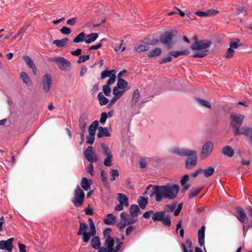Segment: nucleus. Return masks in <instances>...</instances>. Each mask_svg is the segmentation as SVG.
<instances>
[{
	"mask_svg": "<svg viewBox=\"0 0 252 252\" xmlns=\"http://www.w3.org/2000/svg\"><path fill=\"white\" fill-rule=\"evenodd\" d=\"M127 85L128 83L126 81L122 78H119L118 80L116 87L119 89L125 91V92H126L130 89V87H128Z\"/></svg>",
	"mask_w": 252,
	"mask_h": 252,
	"instance_id": "2eb2a0df",
	"label": "nucleus"
},
{
	"mask_svg": "<svg viewBox=\"0 0 252 252\" xmlns=\"http://www.w3.org/2000/svg\"><path fill=\"white\" fill-rule=\"evenodd\" d=\"M42 84L43 91L45 93L48 92L52 84V78L50 74H46L43 76Z\"/></svg>",
	"mask_w": 252,
	"mask_h": 252,
	"instance_id": "4468645a",
	"label": "nucleus"
},
{
	"mask_svg": "<svg viewBox=\"0 0 252 252\" xmlns=\"http://www.w3.org/2000/svg\"><path fill=\"white\" fill-rule=\"evenodd\" d=\"M105 224L107 225H113L116 222V217L112 214H108L106 218L103 220Z\"/></svg>",
	"mask_w": 252,
	"mask_h": 252,
	"instance_id": "393cba45",
	"label": "nucleus"
},
{
	"mask_svg": "<svg viewBox=\"0 0 252 252\" xmlns=\"http://www.w3.org/2000/svg\"><path fill=\"white\" fill-rule=\"evenodd\" d=\"M74 197L72 199V202L76 207L81 206L84 201L85 193L83 190L77 185L76 188L74 190Z\"/></svg>",
	"mask_w": 252,
	"mask_h": 252,
	"instance_id": "0eeeda50",
	"label": "nucleus"
},
{
	"mask_svg": "<svg viewBox=\"0 0 252 252\" xmlns=\"http://www.w3.org/2000/svg\"><path fill=\"white\" fill-rule=\"evenodd\" d=\"M138 213H141V211L136 204L132 205L129 208L130 215L133 217H137L138 216Z\"/></svg>",
	"mask_w": 252,
	"mask_h": 252,
	"instance_id": "412c9836",
	"label": "nucleus"
},
{
	"mask_svg": "<svg viewBox=\"0 0 252 252\" xmlns=\"http://www.w3.org/2000/svg\"><path fill=\"white\" fill-rule=\"evenodd\" d=\"M234 51L233 49L231 48H229L226 52L225 57L226 58H230L234 55Z\"/></svg>",
	"mask_w": 252,
	"mask_h": 252,
	"instance_id": "6e6d98bb",
	"label": "nucleus"
},
{
	"mask_svg": "<svg viewBox=\"0 0 252 252\" xmlns=\"http://www.w3.org/2000/svg\"><path fill=\"white\" fill-rule=\"evenodd\" d=\"M116 81V76L115 74H113L110 77V78L108 80L106 85L110 86V85L113 84Z\"/></svg>",
	"mask_w": 252,
	"mask_h": 252,
	"instance_id": "bf43d9fd",
	"label": "nucleus"
},
{
	"mask_svg": "<svg viewBox=\"0 0 252 252\" xmlns=\"http://www.w3.org/2000/svg\"><path fill=\"white\" fill-rule=\"evenodd\" d=\"M92 183L93 181L91 179L88 180L87 178L83 177L81 180V185L85 190L88 191L91 189L90 186Z\"/></svg>",
	"mask_w": 252,
	"mask_h": 252,
	"instance_id": "6ab92c4d",
	"label": "nucleus"
},
{
	"mask_svg": "<svg viewBox=\"0 0 252 252\" xmlns=\"http://www.w3.org/2000/svg\"><path fill=\"white\" fill-rule=\"evenodd\" d=\"M176 207V204H167L165 205L164 206V210L163 211H165V212H173L175 208Z\"/></svg>",
	"mask_w": 252,
	"mask_h": 252,
	"instance_id": "c03bdc74",
	"label": "nucleus"
},
{
	"mask_svg": "<svg viewBox=\"0 0 252 252\" xmlns=\"http://www.w3.org/2000/svg\"><path fill=\"white\" fill-rule=\"evenodd\" d=\"M172 60V58L171 57V56L169 55L168 56L166 57H164L162 58L160 60L158 61L159 63L162 64V63H167L170 62Z\"/></svg>",
	"mask_w": 252,
	"mask_h": 252,
	"instance_id": "3c124183",
	"label": "nucleus"
},
{
	"mask_svg": "<svg viewBox=\"0 0 252 252\" xmlns=\"http://www.w3.org/2000/svg\"><path fill=\"white\" fill-rule=\"evenodd\" d=\"M112 71H114V69L111 70H105L101 72V79H104L106 77H110L112 75Z\"/></svg>",
	"mask_w": 252,
	"mask_h": 252,
	"instance_id": "37998d69",
	"label": "nucleus"
},
{
	"mask_svg": "<svg viewBox=\"0 0 252 252\" xmlns=\"http://www.w3.org/2000/svg\"><path fill=\"white\" fill-rule=\"evenodd\" d=\"M81 235H82L83 241L85 243L88 242L90 239L91 238V237L92 236V235L88 232H85Z\"/></svg>",
	"mask_w": 252,
	"mask_h": 252,
	"instance_id": "603ef678",
	"label": "nucleus"
},
{
	"mask_svg": "<svg viewBox=\"0 0 252 252\" xmlns=\"http://www.w3.org/2000/svg\"><path fill=\"white\" fill-rule=\"evenodd\" d=\"M91 246L95 249H98L99 248H100L101 242L99 237L97 236H93L91 240Z\"/></svg>",
	"mask_w": 252,
	"mask_h": 252,
	"instance_id": "a878e982",
	"label": "nucleus"
},
{
	"mask_svg": "<svg viewBox=\"0 0 252 252\" xmlns=\"http://www.w3.org/2000/svg\"><path fill=\"white\" fill-rule=\"evenodd\" d=\"M21 77L23 82L26 83L27 85H29L28 82H30L29 77L27 74L25 72H22L20 74Z\"/></svg>",
	"mask_w": 252,
	"mask_h": 252,
	"instance_id": "49530a36",
	"label": "nucleus"
},
{
	"mask_svg": "<svg viewBox=\"0 0 252 252\" xmlns=\"http://www.w3.org/2000/svg\"><path fill=\"white\" fill-rule=\"evenodd\" d=\"M171 218L170 215H165V211H162L154 213L152 216V220L154 222L161 221L163 225L170 227L171 225Z\"/></svg>",
	"mask_w": 252,
	"mask_h": 252,
	"instance_id": "423d86ee",
	"label": "nucleus"
},
{
	"mask_svg": "<svg viewBox=\"0 0 252 252\" xmlns=\"http://www.w3.org/2000/svg\"><path fill=\"white\" fill-rule=\"evenodd\" d=\"M107 118H108V115H107V113H106L105 112H102L101 113V116H100V123L102 124H104L105 123L106 120L107 119Z\"/></svg>",
	"mask_w": 252,
	"mask_h": 252,
	"instance_id": "13d9d810",
	"label": "nucleus"
},
{
	"mask_svg": "<svg viewBox=\"0 0 252 252\" xmlns=\"http://www.w3.org/2000/svg\"><path fill=\"white\" fill-rule=\"evenodd\" d=\"M98 37V34L96 32L91 33L89 34H86V40L85 42L88 44L94 41Z\"/></svg>",
	"mask_w": 252,
	"mask_h": 252,
	"instance_id": "bb28decb",
	"label": "nucleus"
},
{
	"mask_svg": "<svg viewBox=\"0 0 252 252\" xmlns=\"http://www.w3.org/2000/svg\"><path fill=\"white\" fill-rule=\"evenodd\" d=\"M148 198H145L141 196L139 197L137 200V203H138L141 209H143L145 208L148 202Z\"/></svg>",
	"mask_w": 252,
	"mask_h": 252,
	"instance_id": "c85d7f7f",
	"label": "nucleus"
},
{
	"mask_svg": "<svg viewBox=\"0 0 252 252\" xmlns=\"http://www.w3.org/2000/svg\"><path fill=\"white\" fill-rule=\"evenodd\" d=\"M110 174L111 175L110 180L111 181H114L115 180L116 177H118L119 175V173L118 170L113 169H111Z\"/></svg>",
	"mask_w": 252,
	"mask_h": 252,
	"instance_id": "a18cd8bd",
	"label": "nucleus"
},
{
	"mask_svg": "<svg viewBox=\"0 0 252 252\" xmlns=\"http://www.w3.org/2000/svg\"><path fill=\"white\" fill-rule=\"evenodd\" d=\"M159 42H160L159 39L158 40V39H153L151 40L150 38H149L148 41H147L146 42H147V43L149 44V45H155L157 44L158 43H159Z\"/></svg>",
	"mask_w": 252,
	"mask_h": 252,
	"instance_id": "69168bd1",
	"label": "nucleus"
},
{
	"mask_svg": "<svg viewBox=\"0 0 252 252\" xmlns=\"http://www.w3.org/2000/svg\"><path fill=\"white\" fill-rule=\"evenodd\" d=\"M170 152L180 156L188 157L185 162V167L188 170L193 169L197 164V156L196 150L186 148H174L171 150Z\"/></svg>",
	"mask_w": 252,
	"mask_h": 252,
	"instance_id": "f257e3e1",
	"label": "nucleus"
},
{
	"mask_svg": "<svg viewBox=\"0 0 252 252\" xmlns=\"http://www.w3.org/2000/svg\"><path fill=\"white\" fill-rule=\"evenodd\" d=\"M115 244V241L114 239L110 236H108L107 238L106 239L104 245L105 246V248H113Z\"/></svg>",
	"mask_w": 252,
	"mask_h": 252,
	"instance_id": "72a5a7b5",
	"label": "nucleus"
},
{
	"mask_svg": "<svg viewBox=\"0 0 252 252\" xmlns=\"http://www.w3.org/2000/svg\"><path fill=\"white\" fill-rule=\"evenodd\" d=\"M60 32L64 34H69L71 32V29L67 27L63 26L61 29Z\"/></svg>",
	"mask_w": 252,
	"mask_h": 252,
	"instance_id": "864d4df0",
	"label": "nucleus"
},
{
	"mask_svg": "<svg viewBox=\"0 0 252 252\" xmlns=\"http://www.w3.org/2000/svg\"><path fill=\"white\" fill-rule=\"evenodd\" d=\"M236 213L238 216H235L237 219L242 223H246L249 220V218L247 216L244 209L241 207H237L235 209Z\"/></svg>",
	"mask_w": 252,
	"mask_h": 252,
	"instance_id": "f8f14e48",
	"label": "nucleus"
},
{
	"mask_svg": "<svg viewBox=\"0 0 252 252\" xmlns=\"http://www.w3.org/2000/svg\"><path fill=\"white\" fill-rule=\"evenodd\" d=\"M84 157L86 159L91 163L96 162L98 158L93 152V147L89 146L84 152Z\"/></svg>",
	"mask_w": 252,
	"mask_h": 252,
	"instance_id": "9b49d317",
	"label": "nucleus"
},
{
	"mask_svg": "<svg viewBox=\"0 0 252 252\" xmlns=\"http://www.w3.org/2000/svg\"><path fill=\"white\" fill-rule=\"evenodd\" d=\"M219 13V11L216 9H211L208 10H207V16H211L213 15H215L217 13Z\"/></svg>",
	"mask_w": 252,
	"mask_h": 252,
	"instance_id": "e2e57ef3",
	"label": "nucleus"
},
{
	"mask_svg": "<svg viewBox=\"0 0 252 252\" xmlns=\"http://www.w3.org/2000/svg\"><path fill=\"white\" fill-rule=\"evenodd\" d=\"M205 225H202L198 232V243L200 246L204 245L205 243Z\"/></svg>",
	"mask_w": 252,
	"mask_h": 252,
	"instance_id": "f3484780",
	"label": "nucleus"
},
{
	"mask_svg": "<svg viewBox=\"0 0 252 252\" xmlns=\"http://www.w3.org/2000/svg\"><path fill=\"white\" fill-rule=\"evenodd\" d=\"M98 131L97 136L98 138H101L104 136L109 137L111 135L107 127H103L102 126H98Z\"/></svg>",
	"mask_w": 252,
	"mask_h": 252,
	"instance_id": "a211bd4d",
	"label": "nucleus"
},
{
	"mask_svg": "<svg viewBox=\"0 0 252 252\" xmlns=\"http://www.w3.org/2000/svg\"><path fill=\"white\" fill-rule=\"evenodd\" d=\"M11 248L9 245L7 243L5 240H1L0 241V249L6 251H9Z\"/></svg>",
	"mask_w": 252,
	"mask_h": 252,
	"instance_id": "79ce46f5",
	"label": "nucleus"
},
{
	"mask_svg": "<svg viewBox=\"0 0 252 252\" xmlns=\"http://www.w3.org/2000/svg\"><path fill=\"white\" fill-rule=\"evenodd\" d=\"M189 180V176L188 174L185 175L180 181L182 186H185L186 183Z\"/></svg>",
	"mask_w": 252,
	"mask_h": 252,
	"instance_id": "052dcab7",
	"label": "nucleus"
},
{
	"mask_svg": "<svg viewBox=\"0 0 252 252\" xmlns=\"http://www.w3.org/2000/svg\"><path fill=\"white\" fill-rule=\"evenodd\" d=\"M235 41L231 42L230 43V48L232 49H237L240 45H238V43L240 42V40L238 38L235 39Z\"/></svg>",
	"mask_w": 252,
	"mask_h": 252,
	"instance_id": "5fc2aeb1",
	"label": "nucleus"
},
{
	"mask_svg": "<svg viewBox=\"0 0 252 252\" xmlns=\"http://www.w3.org/2000/svg\"><path fill=\"white\" fill-rule=\"evenodd\" d=\"M89 59L90 56L89 55L80 56L77 60V63H82L86 62V61Z\"/></svg>",
	"mask_w": 252,
	"mask_h": 252,
	"instance_id": "09e8293b",
	"label": "nucleus"
},
{
	"mask_svg": "<svg viewBox=\"0 0 252 252\" xmlns=\"http://www.w3.org/2000/svg\"><path fill=\"white\" fill-rule=\"evenodd\" d=\"M97 99L99 101V104L101 106L105 105L109 102L108 99L103 95L102 92H99L98 93L97 95Z\"/></svg>",
	"mask_w": 252,
	"mask_h": 252,
	"instance_id": "c756f323",
	"label": "nucleus"
},
{
	"mask_svg": "<svg viewBox=\"0 0 252 252\" xmlns=\"http://www.w3.org/2000/svg\"><path fill=\"white\" fill-rule=\"evenodd\" d=\"M161 53V49L158 47H156L155 49L149 52V53L147 55V57L149 58H152L155 56H159Z\"/></svg>",
	"mask_w": 252,
	"mask_h": 252,
	"instance_id": "7c9ffc66",
	"label": "nucleus"
},
{
	"mask_svg": "<svg viewBox=\"0 0 252 252\" xmlns=\"http://www.w3.org/2000/svg\"><path fill=\"white\" fill-rule=\"evenodd\" d=\"M215 172V169L213 167H210L207 169H203V174L206 178L212 176Z\"/></svg>",
	"mask_w": 252,
	"mask_h": 252,
	"instance_id": "ea45409f",
	"label": "nucleus"
},
{
	"mask_svg": "<svg viewBox=\"0 0 252 252\" xmlns=\"http://www.w3.org/2000/svg\"><path fill=\"white\" fill-rule=\"evenodd\" d=\"M18 245L20 252H26V246L25 244L18 242Z\"/></svg>",
	"mask_w": 252,
	"mask_h": 252,
	"instance_id": "338daca9",
	"label": "nucleus"
},
{
	"mask_svg": "<svg viewBox=\"0 0 252 252\" xmlns=\"http://www.w3.org/2000/svg\"><path fill=\"white\" fill-rule=\"evenodd\" d=\"M101 181L104 184V185L105 186L107 184V177L105 174L104 171L102 170L101 172Z\"/></svg>",
	"mask_w": 252,
	"mask_h": 252,
	"instance_id": "0e129e2a",
	"label": "nucleus"
},
{
	"mask_svg": "<svg viewBox=\"0 0 252 252\" xmlns=\"http://www.w3.org/2000/svg\"><path fill=\"white\" fill-rule=\"evenodd\" d=\"M237 135H244L247 140L249 144L252 147V127L245 126L241 128Z\"/></svg>",
	"mask_w": 252,
	"mask_h": 252,
	"instance_id": "1a4fd4ad",
	"label": "nucleus"
},
{
	"mask_svg": "<svg viewBox=\"0 0 252 252\" xmlns=\"http://www.w3.org/2000/svg\"><path fill=\"white\" fill-rule=\"evenodd\" d=\"M82 50L79 48H77L75 51H72L70 52L71 54L74 56H81Z\"/></svg>",
	"mask_w": 252,
	"mask_h": 252,
	"instance_id": "774afa93",
	"label": "nucleus"
},
{
	"mask_svg": "<svg viewBox=\"0 0 252 252\" xmlns=\"http://www.w3.org/2000/svg\"><path fill=\"white\" fill-rule=\"evenodd\" d=\"M112 156H107L104 159L103 163L105 166L109 167L112 165Z\"/></svg>",
	"mask_w": 252,
	"mask_h": 252,
	"instance_id": "de8ad7c7",
	"label": "nucleus"
},
{
	"mask_svg": "<svg viewBox=\"0 0 252 252\" xmlns=\"http://www.w3.org/2000/svg\"><path fill=\"white\" fill-rule=\"evenodd\" d=\"M77 20V17H73L72 18L69 19L66 21V23L68 25H71V26H74Z\"/></svg>",
	"mask_w": 252,
	"mask_h": 252,
	"instance_id": "680f3d73",
	"label": "nucleus"
},
{
	"mask_svg": "<svg viewBox=\"0 0 252 252\" xmlns=\"http://www.w3.org/2000/svg\"><path fill=\"white\" fill-rule=\"evenodd\" d=\"M176 33L177 31L173 30L164 32L160 36V42L162 44L166 45L168 49L172 48L173 45L175 44L172 41V39L175 36L174 33Z\"/></svg>",
	"mask_w": 252,
	"mask_h": 252,
	"instance_id": "39448f33",
	"label": "nucleus"
},
{
	"mask_svg": "<svg viewBox=\"0 0 252 252\" xmlns=\"http://www.w3.org/2000/svg\"><path fill=\"white\" fill-rule=\"evenodd\" d=\"M231 122L230 126L233 128V134L237 136L239 131L240 130V126L243 123L244 116L242 114L235 115L231 114L230 116Z\"/></svg>",
	"mask_w": 252,
	"mask_h": 252,
	"instance_id": "20e7f679",
	"label": "nucleus"
},
{
	"mask_svg": "<svg viewBox=\"0 0 252 252\" xmlns=\"http://www.w3.org/2000/svg\"><path fill=\"white\" fill-rule=\"evenodd\" d=\"M23 59L29 67L32 69L34 74H36V66L33 60L29 56H24Z\"/></svg>",
	"mask_w": 252,
	"mask_h": 252,
	"instance_id": "dca6fc26",
	"label": "nucleus"
},
{
	"mask_svg": "<svg viewBox=\"0 0 252 252\" xmlns=\"http://www.w3.org/2000/svg\"><path fill=\"white\" fill-rule=\"evenodd\" d=\"M79 228L77 232V235L80 236L84 233L87 232L86 230L88 228V225L86 223L79 221Z\"/></svg>",
	"mask_w": 252,
	"mask_h": 252,
	"instance_id": "f704fd0d",
	"label": "nucleus"
},
{
	"mask_svg": "<svg viewBox=\"0 0 252 252\" xmlns=\"http://www.w3.org/2000/svg\"><path fill=\"white\" fill-rule=\"evenodd\" d=\"M212 42L208 39L200 40L190 46V48L196 52L192 55L193 58H204L208 55L209 48Z\"/></svg>",
	"mask_w": 252,
	"mask_h": 252,
	"instance_id": "f03ea898",
	"label": "nucleus"
},
{
	"mask_svg": "<svg viewBox=\"0 0 252 252\" xmlns=\"http://www.w3.org/2000/svg\"><path fill=\"white\" fill-rule=\"evenodd\" d=\"M101 147L102 150V154L106 157L112 156L110 148L104 143L101 144Z\"/></svg>",
	"mask_w": 252,
	"mask_h": 252,
	"instance_id": "e433bc0d",
	"label": "nucleus"
},
{
	"mask_svg": "<svg viewBox=\"0 0 252 252\" xmlns=\"http://www.w3.org/2000/svg\"><path fill=\"white\" fill-rule=\"evenodd\" d=\"M99 123L98 121L95 120L94 121L92 124L89 126L88 132L90 134L95 135L96 129H98Z\"/></svg>",
	"mask_w": 252,
	"mask_h": 252,
	"instance_id": "5701e85b",
	"label": "nucleus"
},
{
	"mask_svg": "<svg viewBox=\"0 0 252 252\" xmlns=\"http://www.w3.org/2000/svg\"><path fill=\"white\" fill-rule=\"evenodd\" d=\"M149 49V44L145 42L143 44L139 45L137 47H135L134 48V50L137 52H143L148 50Z\"/></svg>",
	"mask_w": 252,
	"mask_h": 252,
	"instance_id": "473e14b6",
	"label": "nucleus"
},
{
	"mask_svg": "<svg viewBox=\"0 0 252 252\" xmlns=\"http://www.w3.org/2000/svg\"><path fill=\"white\" fill-rule=\"evenodd\" d=\"M87 138V141L86 142L88 144H90L91 145H92L94 141V135H91L89 134L88 135L86 136Z\"/></svg>",
	"mask_w": 252,
	"mask_h": 252,
	"instance_id": "4d7b16f0",
	"label": "nucleus"
},
{
	"mask_svg": "<svg viewBox=\"0 0 252 252\" xmlns=\"http://www.w3.org/2000/svg\"><path fill=\"white\" fill-rule=\"evenodd\" d=\"M125 93V91L119 90V89L116 87L113 89V94L114 95V97L117 98L118 99L121 98Z\"/></svg>",
	"mask_w": 252,
	"mask_h": 252,
	"instance_id": "4c0bfd02",
	"label": "nucleus"
},
{
	"mask_svg": "<svg viewBox=\"0 0 252 252\" xmlns=\"http://www.w3.org/2000/svg\"><path fill=\"white\" fill-rule=\"evenodd\" d=\"M214 148V144L211 141L206 142L202 147L201 153V157L202 158H207L212 152Z\"/></svg>",
	"mask_w": 252,
	"mask_h": 252,
	"instance_id": "9d476101",
	"label": "nucleus"
},
{
	"mask_svg": "<svg viewBox=\"0 0 252 252\" xmlns=\"http://www.w3.org/2000/svg\"><path fill=\"white\" fill-rule=\"evenodd\" d=\"M140 97V94L138 89H135L132 94V96L130 101L131 106L133 107L137 103Z\"/></svg>",
	"mask_w": 252,
	"mask_h": 252,
	"instance_id": "b1692460",
	"label": "nucleus"
},
{
	"mask_svg": "<svg viewBox=\"0 0 252 252\" xmlns=\"http://www.w3.org/2000/svg\"><path fill=\"white\" fill-rule=\"evenodd\" d=\"M48 61L55 62L57 64L58 67L63 71L66 70L67 68L71 66L70 62L62 57L50 58L48 59Z\"/></svg>",
	"mask_w": 252,
	"mask_h": 252,
	"instance_id": "6e6552de",
	"label": "nucleus"
},
{
	"mask_svg": "<svg viewBox=\"0 0 252 252\" xmlns=\"http://www.w3.org/2000/svg\"><path fill=\"white\" fill-rule=\"evenodd\" d=\"M88 119V116L86 114H81L79 119V126L82 128L83 127H86Z\"/></svg>",
	"mask_w": 252,
	"mask_h": 252,
	"instance_id": "cd10ccee",
	"label": "nucleus"
},
{
	"mask_svg": "<svg viewBox=\"0 0 252 252\" xmlns=\"http://www.w3.org/2000/svg\"><path fill=\"white\" fill-rule=\"evenodd\" d=\"M160 193L162 199H175L177 197L180 190V187L177 184H174L172 186L166 185L160 186Z\"/></svg>",
	"mask_w": 252,
	"mask_h": 252,
	"instance_id": "7ed1b4c3",
	"label": "nucleus"
},
{
	"mask_svg": "<svg viewBox=\"0 0 252 252\" xmlns=\"http://www.w3.org/2000/svg\"><path fill=\"white\" fill-rule=\"evenodd\" d=\"M152 190H149V195L151 197L155 195L156 200L157 202H160L162 200V197L160 193V186H153Z\"/></svg>",
	"mask_w": 252,
	"mask_h": 252,
	"instance_id": "ddd939ff",
	"label": "nucleus"
},
{
	"mask_svg": "<svg viewBox=\"0 0 252 252\" xmlns=\"http://www.w3.org/2000/svg\"><path fill=\"white\" fill-rule=\"evenodd\" d=\"M86 37V34L84 32H81L73 39V42L79 43L85 41Z\"/></svg>",
	"mask_w": 252,
	"mask_h": 252,
	"instance_id": "c9c22d12",
	"label": "nucleus"
},
{
	"mask_svg": "<svg viewBox=\"0 0 252 252\" xmlns=\"http://www.w3.org/2000/svg\"><path fill=\"white\" fill-rule=\"evenodd\" d=\"M221 154L229 158H231L234 155V151L231 146H226L222 148Z\"/></svg>",
	"mask_w": 252,
	"mask_h": 252,
	"instance_id": "aec40b11",
	"label": "nucleus"
},
{
	"mask_svg": "<svg viewBox=\"0 0 252 252\" xmlns=\"http://www.w3.org/2000/svg\"><path fill=\"white\" fill-rule=\"evenodd\" d=\"M202 188H192L189 195V199H191L195 197L198 193H199L202 189Z\"/></svg>",
	"mask_w": 252,
	"mask_h": 252,
	"instance_id": "58836bf2",
	"label": "nucleus"
},
{
	"mask_svg": "<svg viewBox=\"0 0 252 252\" xmlns=\"http://www.w3.org/2000/svg\"><path fill=\"white\" fill-rule=\"evenodd\" d=\"M68 40V38H64L61 40L56 39L53 42V44L56 45L58 47L61 48L64 46Z\"/></svg>",
	"mask_w": 252,
	"mask_h": 252,
	"instance_id": "2f4dec72",
	"label": "nucleus"
},
{
	"mask_svg": "<svg viewBox=\"0 0 252 252\" xmlns=\"http://www.w3.org/2000/svg\"><path fill=\"white\" fill-rule=\"evenodd\" d=\"M118 200L119 203L124 204L126 207L129 205L128 198L126 195L123 193H118Z\"/></svg>",
	"mask_w": 252,
	"mask_h": 252,
	"instance_id": "4be33fe9",
	"label": "nucleus"
},
{
	"mask_svg": "<svg viewBox=\"0 0 252 252\" xmlns=\"http://www.w3.org/2000/svg\"><path fill=\"white\" fill-rule=\"evenodd\" d=\"M102 91L106 96H108L110 95L111 90L110 86L106 85H104L102 87Z\"/></svg>",
	"mask_w": 252,
	"mask_h": 252,
	"instance_id": "8fccbe9b",
	"label": "nucleus"
},
{
	"mask_svg": "<svg viewBox=\"0 0 252 252\" xmlns=\"http://www.w3.org/2000/svg\"><path fill=\"white\" fill-rule=\"evenodd\" d=\"M196 99L197 102L201 106L206 107L210 109H211L212 108V106L209 101L204 100V99H201V98H196Z\"/></svg>",
	"mask_w": 252,
	"mask_h": 252,
	"instance_id": "a19ab883",
	"label": "nucleus"
}]
</instances>
